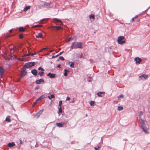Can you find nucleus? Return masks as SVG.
<instances>
[{
  "label": "nucleus",
  "instance_id": "f257e3e1",
  "mask_svg": "<svg viewBox=\"0 0 150 150\" xmlns=\"http://www.w3.org/2000/svg\"><path fill=\"white\" fill-rule=\"evenodd\" d=\"M83 48V45L81 42H73L70 46L71 49H81Z\"/></svg>",
  "mask_w": 150,
  "mask_h": 150
},
{
  "label": "nucleus",
  "instance_id": "f03ea898",
  "mask_svg": "<svg viewBox=\"0 0 150 150\" xmlns=\"http://www.w3.org/2000/svg\"><path fill=\"white\" fill-rule=\"evenodd\" d=\"M140 123L141 125V127L144 132L146 133H149V132L148 131V129L146 126L144 121L140 122Z\"/></svg>",
  "mask_w": 150,
  "mask_h": 150
},
{
  "label": "nucleus",
  "instance_id": "7ed1b4c3",
  "mask_svg": "<svg viewBox=\"0 0 150 150\" xmlns=\"http://www.w3.org/2000/svg\"><path fill=\"white\" fill-rule=\"evenodd\" d=\"M35 62H30L28 63H25L24 65V67L25 68H29L35 65Z\"/></svg>",
  "mask_w": 150,
  "mask_h": 150
},
{
  "label": "nucleus",
  "instance_id": "20e7f679",
  "mask_svg": "<svg viewBox=\"0 0 150 150\" xmlns=\"http://www.w3.org/2000/svg\"><path fill=\"white\" fill-rule=\"evenodd\" d=\"M40 5L44 8H48L50 7V3L45 1H41L40 3Z\"/></svg>",
  "mask_w": 150,
  "mask_h": 150
},
{
  "label": "nucleus",
  "instance_id": "39448f33",
  "mask_svg": "<svg viewBox=\"0 0 150 150\" xmlns=\"http://www.w3.org/2000/svg\"><path fill=\"white\" fill-rule=\"evenodd\" d=\"M125 38V37L123 36H120L118 37L117 40L118 43L120 44H122L125 43V41L123 40Z\"/></svg>",
  "mask_w": 150,
  "mask_h": 150
},
{
  "label": "nucleus",
  "instance_id": "423d86ee",
  "mask_svg": "<svg viewBox=\"0 0 150 150\" xmlns=\"http://www.w3.org/2000/svg\"><path fill=\"white\" fill-rule=\"evenodd\" d=\"M17 30V29H11L9 30V31L7 32L6 34L5 38H8L9 37H11L13 35H11L10 34V33H11V31H13L14 30Z\"/></svg>",
  "mask_w": 150,
  "mask_h": 150
},
{
  "label": "nucleus",
  "instance_id": "0eeeda50",
  "mask_svg": "<svg viewBox=\"0 0 150 150\" xmlns=\"http://www.w3.org/2000/svg\"><path fill=\"white\" fill-rule=\"evenodd\" d=\"M47 76L50 78H54L55 77V74L54 73H51V72L48 73L47 74Z\"/></svg>",
  "mask_w": 150,
  "mask_h": 150
},
{
  "label": "nucleus",
  "instance_id": "6e6552de",
  "mask_svg": "<svg viewBox=\"0 0 150 150\" xmlns=\"http://www.w3.org/2000/svg\"><path fill=\"white\" fill-rule=\"evenodd\" d=\"M45 98V96L44 95H41L35 101V103H37L38 101L41 100L42 99H44Z\"/></svg>",
  "mask_w": 150,
  "mask_h": 150
},
{
  "label": "nucleus",
  "instance_id": "1a4fd4ad",
  "mask_svg": "<svg viewBox=\"0 0 150 150\" xmlns=\"http://www.w3.org/2000/svg\"><path fill=\"white\" fill-rule=\"evenodd\" d=\"M134 61H135L136 64H139L142 61V59L138 57H136L134 58Z\"/></svg>",
  "mask_w": 150,
  "mask_h": 150
},
{
  "label": "nucleus",
  "instance_id": "9d476101",
  "mask_svg": "<svg viewBox=\"0 0 150 150\" xmlns=\"http://www.w3.org/2000/svg\"><path fill=\"white\" fill-rule=\"evenodd\" d=\"M53 21L55 22H60L61 23V25H63V23L62 21L60 19L57 18H54L53 19Z\"/></svg>",
  "mask_w": 150,
  "mask_h": 150
},
{
  "label": "nucleus",
  "instance_id": "9b49d317",
  "mask_svg": "<svg viewBox=\"0 0 150 150\" xmlns=\"http://www.w3.org/2000/svg\"><path fill=\"white\" fill-rule=\"evenodd\" d=\"M31 73L34 76H36L37 74L38 71L35 69H34L31 71Z\"/></svg>",
  "mask_w": 150,
  "mask_h": 150
},
{
  "label": "nucleus",
  "instance_id": "f8f14e48",
  "mask_svg": "<svg viewBox=\"0 0 150 150\" xmlns=\"http://www.w3.org/2000/svg\"><path fill=\"white\" fill-rule=\"evenodd\" d=\"M17 30L18 29L20 32H23L25 31V28L24 27H21L19 28H17Z\"/></svg>",
  "mask_w": 150,
  "mask_h": 150
},
{
  "label": "nucleus",
  "instance_id": "ddd939ff",
  "mask_svg": "<svg viewBox=\"0 0 150 150\" xmlns=\"http://www.w3.org/2000/svg\"><path fill=\"white\" fill-rule=\"evenodd\" d=\"M44 81V80L43 79H39L36 80L35 81V83L37 84H40L41 82H43Z\"/></svg>",
  "mask_w": 150,
  "mask_h": 150
},
{
  "label": "nucleus",
  "instance_id": "4468645a",
  "mask_svg": "<svg viewBox=\"0 0 150 150\" xmlns=\"http://www.w3.org/2000/svg\"><path fill=\"white\" fill-rule=\"evenodd\" d=\"M143 115V112L142 111H140L139 112V117L141 120L140 122H142V121H144L143 120L142 118V116Z\"/></svg>",
  "mask_w": 150,
  "mask_h": 150
},
{
  "label": "nucleus",
  "instance_id": "2eb2a0df",
  "mask_svg": "<svg viewBox=\"0 0 150 150\" xmlns=\"http://www.w3.org/2000/svg\"><path fill=\"white\" fill-rule=\"evenodd\" d=\"M64 124V122H59L56 123V125L59 127H62Z\"/></svg>",
  "mask_w": 150,
  "mask_h": 150
},
{
  "label": "nucleus",
  "instance_id": "dca6fc26",
  "mask_svg": "<svg viewBox=\"0 0 150 150\" xmlns=\"http://www.w3.org/2000/svg\"><path fill=\"white\" fill-rule=\"evenodd\" d=\"M7 145L9 147L11 148L15 146V144L14 142H12L8 143Z\"/></svg>",
  "mask_w": 150,
  "mask_h": 150
},
{
  "label": "nucleus",
  "instance_id": "f3484780",
  "mask_svg": "<svg viewBox=\"0 0 150 150\" xmlns=\"http://www.w3.org/2000/svg\"><path fill=\"white\" fill-rule=\"evenodd\" d=\"M27 73V71H26L25 69V68L23 69L21 73V76L22 77H23L24 76H25Z\"/></svg>",
  "mask_w": 150,
  "mask_h": 150
},
{
  "label": "nucleus",
  "instance_id": "a211bd4d",
  "mask_svg": "<svg viewBox=\"0 0 150 150\" xmlns=\"http://www.w3.org/2000/svg\"><path fill=\"white\" fill-rule=\"evenodd\" d=\"M148 76V75L143 74L139 76V77L141 79H142V78H143L144 79H146Z\"/></svg>",
  "mask_w": 150,
  "mask_h": 150
},
{
  "label": "nucleus",
  "instance_id": "6ab92c4d",
  "mask_svg": "<svg viewBox=\"0 0 150 150\" xmlns=\"http://www.w3.org/2000/svg\"><path fill=\"white\" fill-rule=\"evenodd\" d=\"M4 70L3 67H0V76H2L4 72Z\"/></svg>",
  "mask_w": 150,
  "mask_h": 150
},
{
  "label": "nucleus",
  "instance_id": "aec40b11",
  "mask_svg": "<svg viewBox=\"0 0 150 150\" xmlns=\"http://www.w3.org/2000/svg\"><path fill=\"white\" fill-rule=\"evenodd\" d=\"M64 76H67L68 75V73L69 72V71L67 69H65L64 70Z\"/></svg>",
  "mask_w": 150,
  "mask_h": 150
},
{
  "label": "nucleus",
  "instance_id": "412c9836",
  "mask_svg": "<svg viewBox=\"0 0 150 150\" xmlns=\"http://www.w3.org/2000/svg\"><path fill=\"white\" fill-rule=\"evenodd\" d=\"M43 35L41 33H38V35H36V37L37 38H42Z\"/></svg>",
  "mask_w": 150,
  "mask_h": 150
},
{
  "label": "nucleus",
  "instance_id": "4be33fe9",
  "mask_svg": "<svg viewBox=\"0 0 150 150\" xmlns=\"http://www.w3.org/2000/svg\"><path fill=\"white\" fill-rule=\"evenodd\" d=\"M105 93V92H100L97 93V95L99 97H102V94H104Z\"/></svg>",
  "mask_w": 150,
  "mask_h": 150
},
{
  "label": "nucleus",
  "instance_id": "5701e85b",
  "mask_svg": "<svg viewBox=\"0 0 150 150\" xmlns=\"http://www.w3.org/2000/svg\"><path fill=\"white\" fill-rule=\"evenodd\" d=\"M69 64H70V66L71 68L74 67V62H69Z\"/></svg>",
  "mask_w": 150,
  "mask_h": 150
},
{
  "label": "nucleus",
  "instance_id": "b1692460",
  "mask_svg": "<svg viewBox=\"0 0 150 150\" xmlns=\"http://www.w3.org/2000/svg\"><path fill=\"white\" fill-rule=\"evenodd\" d=\"M42 26V25L41 24H38L36 25H33V28H41Z\"/></svg>",
  "mask_w": 150,
  "mask_h": 150
},
{
  "label": "nucleus",
  "instance_id": "393cba45",
  "mask_svg": "<svg viewBox=\"0 0 150 150\" xmlns=\"http://www.w3.org/2000/svg\"><path fill=\"white\" fill-rule=\"evenodd\" d=\"M90 105L92 106H94L95 104V102L94 101L91 100L89 103Z\"/></svg>",
  "mask_w": 150,
  "mask_h": 150
},
{
  "label": "nucleus",
  "instance_id": "a878e982",
  "mask_svg": "<svg viewBox=\"0 0 150 150\" xmlns=\"http://www.w3.org/2000/svg\"><path fill=\"white\" fill-rule=\"evenodd\" d=\"M30 6H26L23 9V11H25L30 8Z\"/></svg>",
  "mask_w": 150,
  "mask_h": 150
},
{
  "label": "nucleus",
  "instance_id": "bb28decb",
  "mask_svg": "<svg viewBox=\"0 0 150 150\" xmlns=\"http://www.w3.org/2000/svg\"><path fill=\"white\" fill-rule=\"evenodd\" d=\"M54 94H52L50 96H48L47 98L50 100L54 98Z\"/></svg>",
  "mask_w": 150,
  "mask_h": 150
},
{
  "label": "nucleus",
  "instance_id": "cd10ccee",
  "mask_svg": "<svg viewBox=\"0 0 150 150\" xmlns=\"http://www.w3.org/2000/svg\"><path fill=\"white\" fill-rule=\"evenodd\" d=\"M89 18L90 19H91V18H92V19L95 18V16L93 13H92L89 16Z\"/></svg>",
  "mask_w": 150,
  "mask_h": 150
},
{
  "label": "nucleus",
  "instance_id": "c85d7f7f",
  "mask_svg": "<svg viewBox=\"0 0 150 150\" xmlns=\"http://www.w3.org/2000/svg\"><path fill=\"white\" fill-rule=\"evenodd\" d=\"M59 59L61 60L62 61H64V58L62 56H60L59 57V59L57 60V61H59Z\"/></svg>",
  "mask_w": 150,
  "mask_h": 150
},
{
  "label": "nucleus",
  "instance_id": "c756f323",
  "mask_svg": "<svg viewBox=\"0 0 150 150\" xmlns=\"http://www.w3.org/2000/svg\"><path fill=\"white\" fill-rule=\"evenodd\" d=\"M38 74L41 76H43L44 74V71L40 72L38 73Z\"/></svg>",
  "mask_w": 150,
  "mask_h": 150
},
{
  "label": "nucleus",
  "instance_id": "7c9ffc66",
  "mask_svg": "<svg viewBox=\"0 0 150 150\" xmlns=\"http://www.w3.org/2000/svg\"><path fill=\"white\" fill-rule=\"evenodd\" d=\"M101 148V146H98V147H94V149L95 150H100Z\"/></svg>",
  "mask_w": 150,
  "mask_h": 150
},
{
  "label": "nucleus",
  "instance_id": "2f4dec72",
  "mask_svg": "<svg viewBox=\"0 0 150 150\" xmlns=\"http://www.w3.org/2000/svg\"><path fill=\"white\" fill-rule=\"evenodd\" d=\"M62 112V108L61 106H59V108L58 113H61Z\"/></svg>",
  "mask_w": 150,
  "mask_h": 150
},
{
  "label": "nucleus",
  "instance_id": "473e14b6",
  "mask_svg": "<svg viewBox=\"0 0 150 150\" xmlns=\"http://www.w3.org/2000/svg\"><path fill=\"white\" fill-rule=\"evenodd\" d=\"M123 107L122 106H118L117 108V110L119 111H121L122 110Z\"/></svg>",
  "mask_w": 150,
  "mask_h": 150
},
{
  "label": "nucleus",
  "instance_id": "72a5a7b5",
  "mask_svg": "<svg viewBox=\"0 0 150 150\" xmlns=\"http://www.w3.org/2000/svg\"><path fill=\"white\" fill-rule=\"evenodd\" d=\"M138 17V16L137 15L135 16L134 17H133L132 18L131 20H130V22H132L134 21V18H136Z\"/></svg>",
  "mask_w": 150,
  "mask_h": 150
},
{
  "label": "nucleus",
  "instance_id": "f704fd0d",
  "mask_svg": "<svg viewBox=\"0 0 150 150\" xmlns=\"http://www.w3.org/2000/svg\"><path fill=\"white\" fill-rule=\"evenodd\" d=\"M44 109H42L41 110H40L38 112V113L40 115L44 111Z\"/></svg>",
  "mask_w": 150,
  "mask_h": 150
},
{
  "label": "nucleus",
  "instance_id": "c9c22d12",
  "mask_svg": "<svg viewBox=\"0 0 150 150\" xmlns=\"http://www.w3.org/2000/svg\"><path fill=\"white\" fill-rule=\"evenodd\" d=\"M5 120L8 122H10L11 121L10 119L7 117H6Z\"/></svg>",
  "mask_w": 150,
  "mask_h": 150
},
{
  "label": "nucleus",
  "instance_id": "e433bc0d",
  "mask_svg": "<svg viewBox=\"0 0 150 150\" xmlns=\"http://www.w3.org/2000/svg\"><path fill=\"white\" fill-rule=\"evenodd\" d=\"M38 70H41L42 71H45L44 69L43 68H42L41 67H40L38 68Z\"/></svg>",
  "mask_w": 150,
  "mask_h": 150
},
{
  "label": "nucleus",
  "instance_id": "4c0bfd02",
  "mask_svg": "<svg viewBox=\"0 0 150 150\" xmlns=\"http://www.w3.org/2000/svg\"><path fill=\"white\" fill-rule=\"evenodd\" d=\"M40 115L38 113V112H37L35 114L33 115V116L35 117L36 116H37L38 117Z\"/></svg>",
  "mask_w": 150,
  "mask_h": 150
},
{
  "label": "nucleus",
  "instance_id": "58836bf2",
  "mask_svg": "<svg viewBox=\"0 0 150 150\" xmlns=\"http://www.w3.org/2000/svg\"><path fill=\"white\" fill-rule=\"evenodd\" d=\"M55 27L57 30H60L62 29L61 27L59 26H56Z\"/></svg>",
  "mask_w": 150,
  "mask_h": 150
},
{
  "label": "nucleus",
  "instance_id": "ea45409f",
  "mask_svg": "<svg viewBox=\"0 0 150 150\" xmlns=\"http://www.w3.org/2000/svg\"><path fill=\"white\" fill-rule=\"evenodd\" d=\"M40 86L38 85H37L35 88V90H37L40 88Z\"/></svg>",
  "mask_w": 150,
  "mask_h": 150
},
{
  "label": "nucleus",
  "instance_id": "a19ab883",
  "mask_svg": "<svg viewBox=\"0 0 150 150\" xmlns=\"http://www.w3.org/2000/svg\"><path fill=\"white\" fill-rule=\"evenodd\" d=\"M23 37V35L22 34H21L19 35V38H22Z\"/></svg>",
  "mask_w": 150,
  "mask_h": 150
},
{
  "label": "nucleus",
  "instance_id": "79ce46f5",
  "mask_svg": "<svg viewBox=\"0 0 150 150\" xmlns=\"http://www.w3.org/2000/svg\"><path fill=\"white\" fill-rule=\"evenodd\" d=\"M47 19V18H44L42 20H40V21H38V22L39 23H40L42 21H46Z\"/></svg>",
  "mask_w": 150,
  "mask_h": 150
},
{
  "label": "nucleus",
  "instance_id": "37998d69",
  "mask_svg": "<svg viewBox=\"0 0 150 150\" xmlns=\"http://www.w3.org/2000/svg\"><path fill=\"white\" fill-rule=\"evenodd\" d=\"M47 49H48V47H46V48H43V49H42L39 52H42L43 51H44L45 50Z\"/></svg>",
  "mask_w": 150,
  "mask_h": 150
},
{
  "label": "nucleus",
  "instance_id": "c03bdc74",
  "mask_svg": "<svg viewBox=\"0 0 150 150\" xmlns=\"http://www.w3.org/2000/svg\"><path fill=\"white\" fill-rule=\"evenodd\" d=\"M62 100H60L59 102V106H61V105L62 104Z\"/></svg>",
  "mask_w": 150,
  "mask_h": 150
},
{
  "label": "nucleus",
  "instance_id": "a18cd8bd",
  "mask_svg": "<svg viewBox=\"0 0 150 150\" xmlns=\"http://www.w3.org/2000/svg\"><path fill=\"white\" fill-rule=\"evenodd\" d=\"M71 39H72L71 36L69 37L68 39L67 42H69L71 40Z\"/></svg>",
  "mask_w": 150,
  "mask_h": 150
},
{
  "label": "nucleus",
  "instance_id": "49530a36",
  "mask_svg": "<svg viewBox=\"0 0 150 150\" xmlns=\"http://www.w3.org/2000/svg\"><path fill=\"white\" fill-rule=\"evenodd\" d=\"M37 54V53H36L35 52H34V53H32V54H30V56H33L34 55H36Z\"/></svg>",
  "mask_w": 150,
  "mask_h": 150
},
{
  "label": "nucleus",
  "instance_id": "de8ad7c7",
  "mask_svg": "<svg viewBox=\"0 0 150 150\" xmlns=\"http://www.w3.org/2000/svg\"><path fill=\"white\" fill-rule=\"evenodd\" d=\"M70 99V98L69 96H67L66 100V101L69 100Z\"/></svg>",
  "mask_w": 150,
  "mask_h": 150
},
{
  "label": "nucleus",
  "instance_id": "09e8293b",
  "mask_svg": "<svg viewBox=\"0 0 150 150\" xmlns=\"http://www.w3.org/2000/svg\"><path fill=\"white\" fill-rule=\"evenodd\" d=\"M63 52H64V51H62V52H60L58 54H57L59 56L61 55Z\"/></svg>",
  "mask_w": 150,
  "mask_h": 150
},
{
  "label": "nucleus",
  "instance_id": "8fccbe9b",
  "mask_svg": "<svg viewBox=\"0 0 150 150\" xmlns=\"http://www.w3.org/2000/svg\"><path fill=\"white\" fill-rule=\"evenodd\" d=\"M123 96H124L123 95L121 94L119 96L118 98H121V97H123Z\"/></svg>",
  "mask_w": 150,
  "mask_h": 150
},
{
  "label": "nucleus",
  "instance_id": "3c124183",
  "mask_svg": "<svg viewBox=\"0 0 150 150\" xmlns=\"http://www.w3.org/2000/svg\"><path fill=\"white\" fill-rule=\"evenodd\" d=\"M58 56V55L57 54V55H56V56H52V58H54L57 57Z\"/></svg>",
  "mask_w": 150,
  "mask_h": 150
},
{
  "label": "nucleus",
  "instance_id": "603ef678",
  "mask_svg": "<svg viewBox=\"0 0 150 150\" xmlns=\"http://www.w3.org/2000/svg\"><path fill=\"white\" fill-rule=\"evenodd\" d=\"M61 65L60 64H59L57 66V67L59 68H61Z\"/></svg>",
  "mask_w": 150,
  "mask_h": 150
},
{
  "label": "nucleus",
  "instance_id": "864d4df0",
  "mask_svg": "<svg viewBox=\"0 0 150 150\" xmlns=\"http://www.w3.org/2000/svg\"><path fill=\"white\" fill-rule=\"evenodd\" d=\"M30 54L29 53H28V54H26L25 55V56H30Z\"/></svg>",
  "mask_w": 150,
  "mask_h": 150
},
{
  "label": "nucleus",
  "instance_id": "5fc2aeb1",
  "mask_svg": "<svg viewBox=\"0 0 150 150\" xmlns=\"http://www.w3.org/2000/svg\"><path fill=\"white\" fill-rule=\"evenodd\" d=\"M82 57H83L82 53H81V55H80V56L79 57V58H82Z\"/></svg>",
  "mask_w": 150,
  "mask_h": 150
},
{
  "label": "nucleus",
  "instance_id": "6e6d98bb",
  "mask_svg": "<svg viewBox=\"0 0 150 150\" xmlns=\"http://www.w3.org/2000/svg\"><path fill=\"white\" fill-rule=\"evenodd\" d=\"M74 102H75V100H74V98H73V100H72V101L71 102L72 103H74Z\"/></svg>",
  "mask_w": 150,
  "mask_h": 150
},
{
  "label": "nucleus",
  "instance_id": "4d7b16f0",
  "mask_svg": "<svg viewBox=\"0 0 150 150\" xmlns=\"http://www.w3.org/2000/svg\"><path fill=\"white\" fill-rule=\"evenodd\" d=\"M20 144H22V142L21 140V139L20 140Z\"/></svg>",
  "mask_w": 150,
  "mask_h": 150
},
{
  "label": "nucleus",
  "instance_id": "13d9d810",
  "mask_svg": "<svg viewBox=\"0 0 150 150\" xmlns=\"http://www.w3.org/2000/svg\"><path fill=\"white\" fill-rule=\"evenodd\" d=\"M149 9V8H148V9L146 10H145L143 12H144V11H147L148 10V9Z\"/></svg>",
  "mask_w": 150,
  "mask_h": 150
},
{
  "label": "nucleus",
  "instance_id": "bf43d9fd",
  "mask_svg": "<svg viewBox=\"0 0 150 150\" xmlns=\"http://www.w3.org/2000/svg\"><path fill=\"white\" fill-rule=\"evenodd\" d=\"M137 21H138V22H139L140 21V20L139 19H138Z\"/></svg>",
  "mask_w": 150,
  "mask_h": 150
},
{
  "label": "nucleus",
  "instance_id": "052dcab7",
  "mask_svg": "<svg viewBox=\"0 0 150 150\" xmlns=\"http://www.w3.org/2000/svg\"><path fill=\"white\" fill-rule=\"evenodd\" d=\"M88 81L89 82H90L91 81V80H88Z\"/></svg>",
  "mask_w": 150,
  "mask_h": 150
},
{
  "label": "nucleus",
  "instance_id": "680f3d73",
  "mask_svg": "<svg viewBox=\"0 0 150 150\" xmlns=\"http://www.w3.org/2000/svg\"><path fill=\"white\" fill-rule=\"evenodd\" d=\"M88 78H91V76H89Z\"/></svg>",
  "mask_w": 150,
  "mask_h": 150
},
{
  "label": "nucleus",
  "instance_id": "e2e57ef3",
  "mask_svg": "<svg viewBox=\"0 0 150 150\" xmlns=\"http://www.w3.org/2000/svg\"><path fill=\"white\" fill-rule=\"evenodd\" d=\"M50 52H52V51H50Z\"/></svg>",
  "mask_w": 150,
  "mask_h": 150
},
{
  "label": "nucleus",
  "instance_id": "0e129e2a",
  "mask_svg": "<svg viewBox=\"0 0 150 150\" xmlns=\"http://www.w3.org/2000/svg\"><path fill=\"white\" fill-rule=\"evenodd\" d=\"M109 48H110V49H111V47H110Z\"/></svg>",
  "mask_w": 150,
  "mask_h": 150
},
{
  "label": "nucleus",
  "instance_id": "69168bd1",
  "mask_svg": "<svg viewBox=\"0 0 150 150\" xmlns=\"http://www.w3.org/2000/svg\"><path fill=\"white\" fill-rule=\"evenodd\" d=\"M8 117H10V116H8Z\"/></svg>",
  "mask_w": 150,
  "mask_h": 150
},
{
  "label": "nucleus",
  "instance_id": "338daca9",
  "mask_svg": "<svg viewBox=\"0 0 150 150\" xmlns=\"http://www.w3.org/2000/svg\"><path fill=\"white\" fill-rule=\"evenodd\" d=\"M149 8H150V6L149 7Z\"/></svg>",
  "mask_w": 150,
  "mask_h": 150
}]
</instances>
